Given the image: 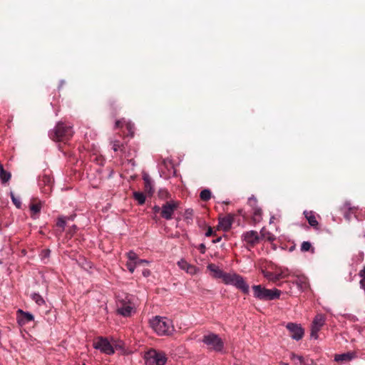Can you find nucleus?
Listing matches in <instances>:
<instances>
[{
    "instance_id": "864d4df0",
    "label": "nucleus",
    "mask_w": 365,
    "mask_h": 365,
    "mask_svg": "<svg viewBox=\"0 0 365 365\" xmlns=\"http://www.w3.org/2000/svg\"><path fill=\"white\" fill-rule=\"evenodd\" d=\"M49 253V250H47L46 252V255H48Z\"/></svg>"
},
{
    "instance_id": "423d86ee",
    "label": "nucleus",
    "mask_w": 365,
    "mask_h": 365,
    "mask_svg": "<svg viewBox=\"0 0 365 365\" xmlns=\"http://www.w3.org/2000/svg\"><path fill=\"white\" fill-rule=\"evenodd\" d=\"M144 359L146 365H165L167 361L165 354L155 349L148 351Z\"/></svg>"
},
{
    "instance_id": "4468645a",
    "label": "nucleus",
    "mask_w": 365,
    "mask_h": 365,
    "mask_svg": "<svg viewBox=\"0 0 365 365\" xmlns=\"http://www.w3.org/2000/svg\"><path fill=\"white\" fill-rule=\"evenodd\" d=\"M233 216L228 215L223 217L219 218L218 227L223 231H228L232 225Z\"/></svg>"
},
{
    "instance_id": "dca6fc26",
    "label": "nucleus",
    "mask_w": 365,
    "mask_h": 365,
    "mask_svg": "<svg viewBox=\"0 0 365 365\" xmlns=\"http://www.w3.org/2000/svg\"><path fill=\"white\" fill-rule=\"evenodd\" d=\"M52 179L48 175H43L39 180V185H44L41 188V192L44 194H48L52 190Z\"/></svg>"
},
{
    "instance_id": "393cba45",
    "label": "nucleus",
    "mask_w": 365,
    "mask_h": 365,
    "mask_svg": "<svg viewBox=\"0 0 365 365\" xmlns=\"http://www.w3.org/2000/svg\"><path fill=\"white\" fill-rule=\"evenodd\" d=\"M11 173L6 171L0 164V179L3 183L7 182L11 178Z\"/></svg>"
},
{
    "instance_id": "a211bd4d",
    "label": "nucleus",
    "mask_w": 365,
    "mask_h": 365,
    "mask_svg": "<svg viewBox=\"0 0 365 365\" xmlns=\"http://www.w3.org/2000/svg\"><path fill=\"white\" fill-rule=\"evenodd\" d=\"M207 269L212 273L213 277L217 279H222L226 273L215 264H209Z\"/></svg>"
},
{
    "instance_id": "5701e85b",
    "label": "nucleus",
    "mask_w": 365,
    "mask_h": 365,
    "mask_svg": "<svg viewBox=\"0 0 365 365\" xmlns=\"http://www.w3.org/2000/svg\"><path fill=\"white\" fill-rule=\"evenodd\" d=\"M261 272H262V274H263V276L268 281L272 282H276L279 281L276 272H269V271H266L264 269H262Z\"/></svg>"
},
{
    "instance_id": "f257e3e1",
    "label": "nucleus",
    "mask_w": 365,
    "mask_h": 365,
    "mask_svg": "<svg viewBox=\"0 0 365 365\" xmlns=\"http://www.w3.org/2000/svg\"><path fill=\"white\" fill-rule=\"evenodd\" d=\"M135 298L128 293H120L116 297V311L118 314L128 317L135 312Z\"/></svg>"
},
{
    "instance_id": "473e14b6",
    "label": "nucleus",
    "mask_w": 365,
    "mask_h": 365,
    "mask_svg": "<svg viewBox=\"0 0 365 365\" xmlns=\"http://www.w3.org/2000/svg\"><path fill=\"white\" fill-rule=\"evenodd\" d=\"M11 198L14 204L16 205V207L17 208H20L21 205V202L19 198L15 197V195H14V193L12 192H11Z\"/></svg>"
},
{
    "instance_id": "c9c22d12",
    "label": "nucleus",
    "mask_w": 365,
    "mask_h": 365,
    "mask_svg": "<svg viewBox=\"0 0 365 365\" xmlns=\"http://www.w3.org/2000/svg\"><path fill=\"white\" fill-rule=\"evenodd\" d=\"M127 256L128 258V261L134 262L135 259H137L138 256L135 252L133 251H130L127 253Z\"/></svg>"
},
{
    "instance_id": "58836bf2",
    "label": "nucleus",
    "mask_w": 365,
    "mask_h": 365,
    "mask_svg": "<svg viewBox=\"0 0 365 365\" xmlns=\"http://www.w3.org/2000/svg\"><path fill=\"white\" fill-rule=\"evenodd\" d=\"M120 144L119 141L115 140L113 143V149L114 151H118L120 148Z\"/></svg>"
},
{
    "instance_id": "f704fd0d",
    "label": "nucleus",
    "mask_w": 365,
    "mask_h": 365,
    "mask_svg": "<svg viewBox=\"0 0 365 365\" xmlns=\"http://www.w3.org/2000/svg\"><path fill=\"white\" fill-rule=\"evenodd\" d=\"M312 245L309 242H303L301 245V250L303 252H307L310 250Z\"/></svg>"
},
{
    "instance_id": "6ab92c4d",
    "label": "nucleus",
    "mask_w": 365,
    "mask_h": 365,
    "mask_svg": "<svg viewBox=\"0 0 365 365\" xmlns=\"http://www.w3.org/2000/svg\"><path fill=\"white\" fill-rule=\"evenodd\" d=\"M123 125H125V126L126 127L127 130L129 132V134L131 136H133V133H134V125L131 122L126 121L125 119H122L120 120H117L115 122V128H120V127L123 126Z\"/></svg>"
},
{
    "instance_id": "20e7f679",
    "label": "nucleus",
    "mask_w": 365,
    "mask_h": 365,
    "mask_svg": "<svg viewBox=\"0 0 365 365\" xmlns=\"http://www.w3.org/2000/svg\"><path fill=\"white\" fill-rule=\"evenodd\" d=\"M254 297L262 301H269L279 298L281 291L277 289H266L261 285L252 287Z\"/></svg>"
},
{
    "instance_id": "c85d7f7f",
    "label": "nucleus",
    "mask_w": 365,
    "mask_h": 365,
    "mask_svg": "<svg viewBox=\"0 0 365 365\" xmlns=\"http://www.w3.org/2000/svg\"><path fill=\"white\" fill-rule=\"evenodd\" d=\"M253 219L255 222H259L261 220V209L258 207H253Z\"/></svg>"
},
{
    "instance_id": "de8ad7c7",
    "label": "nucleus",
    "mask_w": 365,
    "mask_h": 365,
    "mask_svg": "<svg viewBox=\"0 0 365 365\" xmlns=\"http://www.w3.org/2000/svg\"><path fill=\"white\" fill-rule=\"evenodd\" d=\"M141 262L143 264H149V261L146 260V259H141Z\"/></svg>"
},
{
    "instance_id": "b1692460",
    "label": "nucleus",
    "mask_w": 365,
    "mask_h": 365,
    "mask_svg": "<svg viewBox=\"0 0 365 365\" xmlns=\"http://www.w3.org/2000/svg\"><path fill=\"white\" fill-rule=\"evenodd\" d=\"M260 236L269 242H273L275 240V236L267 231L265 228H262L260 231Z\"/></svg>"
},
{
    "instance_id": "f3484780",
    "label": "nucleus",
    "mask_w": 365,
    "mask_h": 365,
    "mask_svg": "<svg viewBox=\"0 0 365 365\" xmlns=\"http://www.w3.org/2000/svg\"><path fill=\"white\" fill-rule=\"evenodd\" d=\"M356 357L354 352L349 351L346 353L336 354L334 356V361L341 364L349 362Z\"/></svg>"
},
{
    "instance_id": "79ce46f5",
    "label": "nucleus",
    "mask_w": 365,
    "mask_h": 365,
    "mask_svg": "<svg viewBox=\"0 0 365 365\" xmlns=\"http://www.w3.org/2000/svg\"><path fill=\"white\" fill-rule=\"evenodd\" d=\"M212 235V227H209L208 229L207 230L206 232H205V236L206 237H210Z\"/></svg>"
},
{
    "instance_id": "6e6552de",
    "label": "nucleus",
    "mask_w": 365,
    "mask_h": 365,
    "mask_svg": "<svg viewBox=\"0 0 365 365\" xmlns=\"http://www.w3.org/2000/svg\"><path fill=\"white\" fill-rule=\"evenodd\" d=\"M93 347L108 355H110L114 353V349L113 346L107 339L103 337H99L96 341H94Z\"/></svg>"
},
{
    "instance_id": "f03ea898",
    "label": "nucleus",
    "mask_w": 365,
    "mask_h": 365,
    "mask_svg": "<svg viewBox=\"0 0 365 365\" xmlns=\"http://www.w3.org/2000/svg\"><path fill=\"white\" fill-rule=\"evenodd\" d=\"M150 324L153 331L158 335H170L174 331V327L170 319L157 316L150 321Z\"/></svg>"
},
{
    "instance_id": "39448f33",
    "label": "nucleus",
    "mask_w": 365,
    "mask_h": 365,
    "mask_svg": "<svg viewBox=\"0 0 365 365\" xmlns=\"http://www.w3.org/2000/svg\"><path fill=\"white\" fill-rule=\"evenodd\" d=\"M222 282L226 285H232L240 289L243 293L248 294L250 287L245 281L244 278L235 272H226Z\"/></svg>"
},
{
    "instance_id": "e433bc0d",
    "label": "nucleus",
    "mask_w": 365,
    "mask_h": 365,
    "mask_svg": "<svg viewBox=\"0 0 365 365\" xmlns=\"http://www.w3.org/2000/svg\"><path fill=\"white\" fill-rule=\"evenodd\" d=\"M127 268L131 272L133 273L135 270V269L136 268V265H135V263H134V262H132V261H128L127 262Z\"/></svg>"
},
{
    "instance_id": "2eb2a0df",
    "label": "nucleus",
    "mask_w": 365,
    "mask_h": 365,
    "mask_svg": "<svg viewBox=\"0 0 365 365\" xmlns=\"http://www.w3.org/2000/svg\"><path fill=\"white\" fill-rule=\"evenodd\" d=\"M178 265L181 269L185 270L187 273L192 275L196 274L199 271L195 266L189 264L183 259L178 262Z\"/></svg>"
},
{
    "instance_id": "bb28decb",
    "label": "nucleus",
    "mask_w": 365,
    "mask_h": 365,
    "mask_svg": "<svg viewBox=\"0 0 365 365\" xmlns=\"http://www.w3.org/2000/svg\"><path fill=\"white\" fill-rule=\"evenodd\" d=\"M133 197H134L135 200H137L140 205H143L145 203V196L143 192H133Z\"/></svg>"
},
{
    "instance_id": "c756f323",
    "label": "nucleus",
    "mask_w": 365,
    "mask_h": 365,
    "mask_svg": "<svg viewBox=\"0 0 365 365\" xmlns=\"http://www.w3.org/2000/svg\"><path fill=\"white\" fill-rule=\"evenodd\" d=\"M30 209L33 215H36L41 211V204L40 202L32 204L30 206Z\"/></svg>"
},
{
    "instance_id": "603ef678",
    "label": "nucleus",
    "mask_w": 365,
    "mask_h": 365,
    "mask_svg": "<svg viewBox=\"0 0 365 365\" xmlns=\"http://www.w3.org/2000/svg\"><path fill=\"white\" fill-rule=\"evenodd\" d=\"M281 365H288V364L286 363H282Z\"/></svg>"
},
{
    "instance_id": "2f4dec72",
    "label": "nucleus",
    "mask_w": 365,
    "mask_h": 365,
    "mask_svg": "<svg viewBox=\"0 0 365 365\" xmlns=\"http://www.w3.org/2000/svg\"><path fill=\"white\" fill-rule=\"evenodd\" d=\"M145 190L148 193L152 195L154 192L153 182H151L145 184Z\"/></svg>"
},
{
    "instance_id": "4be33fe9",
    "label": "nucleus",
    "mask_w": 365,
    "mask_h": 365,
    "mask_svg": "<svg viewBox=\"0 0 365 365\" xmlns=\"http://www.w3.org/2000/svg\"><path fill=\"white\" fill-rule=\"evenodd\" d=\"M304 215L312 227H317L318 226V221L316 219L314 212L305 210Z\"/></svg>"
},
{
    "instance_id": "9d476101",
    "label": "nucleus",
    "mask_w": 365,
    "mask_h": 365,
    "mask_svg": "<svg viewBox=\"0 0 365 365\" xmlns=\"http://www.w3.org/2000/svg\"><path fill=\"white\" fill-rule=\"evenodd\" d=\"M178 207V203L174 200L167 202L162 206L161 216L165 220L172 219L175 210Z\"/></svg>"
},
{
    "instance_id": "7ed1b4c3",
    "label": "nucleus",
    "mask_w": 365,
    "mask_h": 365,
    "mask_svg": "<svg viewBox=\"0 0 365 365\" xmlns=\"http://www.w3.org/2000/svg\"><path fill=\"white\" fill-rule=\"evenodd\" d=\"M72 127L63 123L59 122L56 127L50 131L51 138L56 141H67L73 135Z\"/></svg>"
},
{
    "instance_id": "a18cd8bd",
    "label": "nucleus",
    "mask_w": 365,
    "mask_h": 365,
    "mask_svg": "<svg viewBox=\"0 0 365 365\" xmlns=\"http://www.w3.org/2000/svg\"><path fill=\"white\" fill-rule=\"evenodd\" d=\"M344 209H346L348 210H352V207L351 206V203L350 202H346L344 205Z\"/></svg>"
},
{
    "instance_id": "49530a36",
    "label": "nucleus",
    "mask_w": 365,
    "mask_h": 365,
    "mask_svg": "<svg viewBox=\"0 0 365 365\" xmlns=\"http://www.w3.org/2000/svg\"><path fill=\"white\" fill-rule=\"evenodd\" d=\"M134 263H135L136 267L143 264L141 259H139L138 258L134 261Z\"/></svg>"
},
{
    "instance_id": "72a5a7b5",
    "label": "nucleus",
    "mask_w": 365,
    "mask_h": 365,
    "mask_svg": "<svg viewBox=\"0 0 365 365\" xmlns=\"http://www.w3.org/2000/svg\"><path fill=\"white\" fill-rule=\"evenodd\" d=\"M66 218L64 217H60L58 218L56 225L58 227H61L62 229H64L66 226Z\"/></svg>"
},
{
    "instance_id": "4c0bfd02",
    "label": "nucleus",
    "mask_w": 365,
    "mask_h": 365,
    "mask_svg": "<svg viewBox=\"0 0 365 365\" xmlns=\"http://www.w3.org/2000/svg\"><path fill=\"white\" fill-rule=\"evenodd\" d=\"M290 358L293 361H299V363H302L303 362V357L302 356H299V355H297L294 353H292L290 356Z\"/></svg>"
},
{
    "instance_id": "9b49d317",
    "label": "nucleus",
    "mask_w": 365,
    "mask_h": 365,
    "mask_svg": "<svg viewBox=\"0 0 365 365\" xmlns=\"http://www.w3.org/2000/svg\"><path fill=\"white\" fill-rule=\"evenodd\" d=\"M286 327L289 331L293 339L299 341L303 337L304 331L301 325L295 323H288Z\"/></svg>"
},
{
    "instance_id": "ea45409f",
    "label": "nucleus",
    "mask_w": 365,
    "mask_h": 365,
    "mask_svg": "<svg viewBox=\"0 0 365 365\" xmlns=\"http://www.w3.org/2000/svg\"><path fill=\"white\" fill-rule=\"evenodd\" d=\"M143 180L145 182V184L147 182H151L153 180H151L150 177L148 174H144L143 176Z\"/></svg>"
},
{
    "instance_id": "8fccbe9b",
    "label": "nucleus",
    "mask_w": 365,
    "mask_h": 365,
    "mask_svg": "<svg viewBox=\"0 0 365 365\" xmlns=\"http://www.w3.org/2000/svg\"><path fill=\"white\" fill-rule=\"evenodd\" d=\"M344 216H345L346 218L349 219V217L348 215L345 214Z\"/></svg>"
},
{
    "instance_id": "37998d69",
    "label": "nucleus",
    "mask_w": 365,
    "mask_h": 365,
    "mask_svg": "<svg viewBox=\"0 0 365 365\" xmlns=\"http://www.w3.org/2000/svg\"><path fill=\"white\" fill-rule=\"evenodd\" d=\"M161 209L162 207H160L158 205H155L153 207V210L155 213H158L160 211H161Z\"/></svg>"
},
{
    "instance_id": "1a4fd4ad",
    "label": "nucleus",
    "mask_w": 365,
    "mask_h": 365,
    "mask_svg": "<svg viewBox=\"0 0 365 365\" xmlns=\"http://www.w3.org/2000/svg\"><path fill=\"white\" fill-rule=\"evenodd\" d=\"M325 322V317L322 314L315 316L311 327V337L314 339L318 338V332L323 327Z\"/></svg>"
},
{
    "instance_id": "412c9836",
    "label": "nucleus",
    "mask_w": 365,
    "mask_h": 365,
    "mask_svg": "<svg viewBox=\"0 0 365 365\" xmlns=\"http://www.w3.org/2000/svg\"><path fill=\"white\" fill-rule=\"evenodd\" d=\"M273 268L276 270L278 280L286 278L290 274V272L287 267L274 266Z\"/></svg>"
},
{
    "instance_id": "cd10ccee",
    "label": "nucleus",
    "mask_w": 365,
    "mask_h": 365,
    "mask_svg": "<svg viewBox=\"0 0 365 365\" xmlns=\"http://www.w3.org/2000/svg\"><path fill=\"white\" fill-rule=\"evenodd\" d=\"M200 197L201 200L207 201L211 198V192L208 189H205L200 192Z\"/></svg>"
},
{
    "instance_id": "5fc2aeb1",
    "label": "nucleus",
    "mask_w": 365,
    "mask_h": 365,
    "mask_svg": "<svg viewBox=\"0 0 365 365\" xmlns=\"http://www.w3.org/2000/svg\"><path fill=\"white\" fill-rule=\"evenodd\" d=\"M49 253V250H47L46 252V255H48Z\"/></svg>"
},
{
    "instance_id": "a19ab883",
    "label": "nucleus",
    "mask_w": 365,
    "mask_h": 365,
    "mask_svg": "<svg viewBox=\"0 0 365 365\" xmlns=\"http://www.w3.org/2000/svg\"><path fill=\"white\" fill-rule=\"evenodd\" d=\"M257 202V200L255 197H250L249 200H248V203L251 205V206H254L255 205Z\"/></svg>"
},
{
    "instance_id": "3c124183",
    "label": "nucleus",
    "mask_w": 365,
    "mask_h": 365,
    "mask_svg": "<svg viewBox=\"0 0 365 365\" xmlns=\"http://www.w3.org/2000/svg\"><path fill=\"white\" fill-rule=\"evenodd\" d=\"M200 246L201 247H203V249H205V245L203 244H202Z\"/></svg>"
},
{
    "instance_id": "09e8293b",
    "label": "nucleus",
    "mask_w": 365,
    "mask_h": 365,
    "mask_svg": "<svg viewBox=\"0 0 365 365\" xmlns=\"http://www.w3.org/2000/svg\"><path fill=\"white\" fill-rule=\"evenodd\" d=\"M274 216H272V217H270V220H269V223H272V222H274Z\"/></svg>"
},
{
    "instance_id": "7c9ffc66",
    "label": "nucleus",
    "mask_w": 365,
    "mask_h": 365,
    "mask_svg": "<svg viewBox=\"0 0 365 365\" xmlns=\"http://www.w3.org/2000/svg\"><path fill=\"white\" fill-rule=\"evenodd\" d=\"M359 276L361 277L360 286L362 289H365V267L360 271Z\"/></svg>"
},
{
    "instance_id": "aec40b11",
    "label": "nucleus",
    "mask_w": 365,
    "mask_h": 365,
    "mask_svg": "<svg viewBox=\"0 0 365 365\" xmlns=\"http://www.w3.org/2000/svg\"><path fill=\"white\" fill-rule=\"evenodd\" d=\"M300 291H304L308 288V280L304 276H298L294 282Z\"/></svg>"
},
{
    "instance_id": "0eeeda50",
    "label": "nucleus",
    "mask_w": 365,
    "mask_h": 365,
    "mask_svg": "<svg viewBox=\"0 0 365 365\" xmlns=\"http://www.w3.org/2000/svg\"><path fill=\"white\" fill-rule=\"evenodd\" d=\"M202 342L209 349L215 351H222L224 348V342L217 334L214 333L205 334L202 338Z\"/></svg>"
},
{
    "instance_id": "a878e982",
    "label": "nucleus",
    "mask_w": 365,
    "mask_h": 365,
    "mask_svg": "<svg viewBox=\"0 0 365 365\" xmlns=\"http://www.w3.org/2000/svg\"><path fill=\"white\" fill-rule=\"evenodd\" d=\"M31 297L38 306L45 304V300L38 293L31 294Z\"/></svg>"
},
{
    "instance_id": "c03bdc74",
    "label": "nucleus",
    "mask_w": 365,
    "mask_h": 365,
    "mask_svg": "<svg viewBox=\"0 0 365 365\" xmlns=\"http://www.w3.org/2000/svg\"><path fill=\"white\" fill-rule=\"evenodd\" d=\"M150 271L148 269H145L143 271V275L145 277L150 276Z\"/></svg>"
},
{
    "instance_id": "6e6d98bb",
    "label": "nucleus",
    "mask_w": 365,
    "mask_h": 365,
    "mask_svg": "<svg viewBox=\"0 0 365 365\" xmlns=\"http://www.w3.org/2000/svg\"><path fill=\"white\" fill-rule=\"evenodd\" d=\"M83 365H85V364H83Z\"/></svg>"
},
{
    "instance_id": "f8f14e48",
    "label": "nucleus",
    "mask_w": 365,
    "mask_h": 365,
    "mask_svg": "<svg viewBox=\"0 0 365 365\" xmlns=\"http://www.w3.org/2000/svg\"><path fill=\"white\" fill-rule=\"evenodd\" d=\"M34 319V317L32 314L28 312H24L22 309H19L17 310V322L19 325L23 326L29 322Z\"/></svg>"
},
{
    "instance_id": "ddd939ff",
    "label": "nucleus",
    "mask_w": 365,
    "mask_h": 365,
    "mask_svg": "<svg viewBox=\"0 0 365 365\" xmlns=\"http://www.w3.org/2000/svg\"><path fill=\"white\" fill-rule=\"evenodd\" d=\"M242 240L247 244H250L251 245H255V244H257L259 242V235H258L257 232L254 231V230H250V231L245 232L242 235Z\"/></svg>"
}]
</instances>
